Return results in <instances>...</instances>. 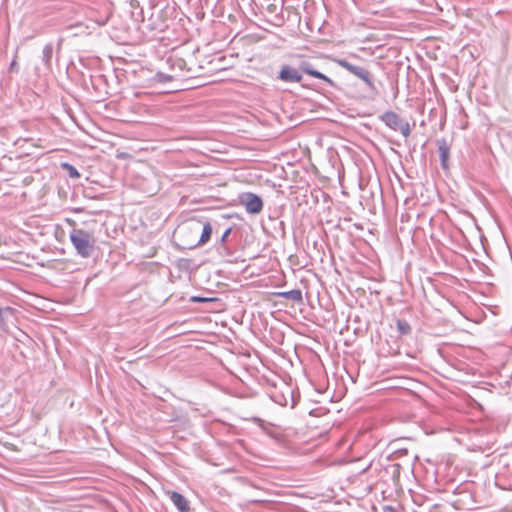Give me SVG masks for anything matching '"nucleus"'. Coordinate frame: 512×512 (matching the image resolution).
<instances>
[{"label": "nucleus", "mask_w": 512, "mask_h": 512, "mask_svg": "<svg viewBox=\"0 0 512 512\" xmlns=\"http://www.w3.org/2000/svg\"><path fill=\"white\" fill-rule=\"evenodd\" d=\"M212 226L209 222H205L202 227L201 235L199 233V223L184 225L180 227L178 236L183 242V248L193 249L206 244L212 234Z\"/></svg>", "instance_id": "nucleus-1"}, {"label": "nucleus", "mask_w": 512, "mask_h": 512, "mask_svg": "<svg viewBox=\"0 0 512 512\" xmlns=\"http://www.w3.org/2000/svg\"><path fill=\"white\" fill-rule=\"evenodd\" d=\"M69 238L78 255L82 258L92 256L97 242L92 231L82 228H73L69 234Z\"/></svg>", "instance_id": "nucleus-2"}, {"label": "nucleus", "mask_w": 512, "mask_h": 512, "mask_svg": "<svg viewBox=\"0 0 512 512\" xmlns=\"http://www.w3.org/2000/svg\"><path fill=\"white\" fill-rule=\"evenodd\" d=\"M335 62L340 67L344 68L349 73L362 80L371 91L376 90L373 75L366 68L354 65L346 59H335Z\"/></svg>", "instance_id": "nucleus-3"}, {"label": "nucleus", "mask_w": 512, "mask_h": 512, "mask_svg": "<svg viewBox=\"0 0 512 512\" xmlns=\"http://www.w3.org/2000/svg\"><path fill=\"white\" fill-rule=\"evenodd\" d=\"M380 120L390 129L400 131L404 137H408L411 134L410 124L393 111L383 113L380 116Z\"/></svg>", "instance_id": "nucleus-4"}, {"label": "nucleus", "mask_w": 512, "mask_h": 512, "mask_svg": "<svg viewBox=\"0 0 512 512\" xmlns=\"http://www.w3.org/2000/svg\"><path fill=\"white\" fill-rule=\"evenodd\" d=\"M238 200L240 205H242L249 214H259L263 209L261 197L252 192L239 194Z\"/></svg>", "instance_id": "nucleus-5"}, {"label": "nucleus", "mask_w": 512, "mask_h": 512, "mask_svg": "<svg viewBox=\"0 0 512 512\" xmlns=\"http://www.w3.org/2000/svg\"><path fill=\"white\" fill-rule=\"evenodd\" d=\"M299 70L302 71L303 73L307 74V75H310V76L315 77L317 79L323 80L325 83H327L331 87H336V84H335V82L332 79H330L329 77H327L323 73L317 71L314 68V65L311 62L307 61V60H303V61L300 62Z\"/></svg>", "instance_id": "nucleus-6"}, {"label": "nucleus", "mask_w": 512, "mask_h": 512, "mask_svg": "<svg viewBox=\"0 0 512 512\" xmlns=\"http://www.w3.org/2000/svg\"><path fill=\"white\" fill-rule=\"evenodd\" d=\"M278 79L287 83H298L302 80V75L296 68L290 65H283L279 71Z\"/></svg>", "instance_id": "nucleus-7"}, {"label": "nucleus", "mask_w": 512, "mask_h": 512, "mask_svg": "<svg viewBox=\"0 0 512 512\" xmlns=\"http://www.w3.org/2000/svg\"><path fill=\"white\" fill-rule=\"evenodd\" d=\"M167 494L179 512H190L189 503L182 494L176 491H168Z\"/></svg>", "instance_id": "nucleus-8"}, {"label": "nucleus", "mask_w": 512, "mask_h": 512, "mask_svg": "<svg viewBox=\"0 0 512 512\" xmlns=\"http://www.w3.org/2000/svg\"><path fill=\"white\" fill-rule=\"evenodd\" d=\"M440 161H441V167L443 169H448V160L450 156V145L448 144L447 140L445 138L438 139L436 141Z\"/></svg>", "instance_id": "nucleus-9"}, {"label": "nucleus", "mask_w": 512, "mask_h": 512, "mask_svg": "<svg viewBox=\"0 0 512 512\" xmlns=\"http://www.w3.org/2000/svg\"><path fill=\"white\" fill-rule=\"evenodd\" d=\"M15 318V309L12 307L0 308V329L7 330L8 322Z\"/></svg>", "instance_id": "nucleus-10"}, {"label": "nucleus", "mask_w": 512, "mask_h": 512, "mask_svg": "<svg viewBox=\"0 0 512 512\" xmlns=\"http://www.w3.org/2000/svg\"><path fill=\"white\" fill-rule=\"evenodd\" d=\"M52 56H53V45H52V43H47L43 48L41 58H42V62L44 64V66L49 70L52 68Z\"/></svg>", "instance_id": "nucleus-11"}, {"label": "nucleus", "mask_w": 512, "mask_h": 512, "mask_svg": "<svg viewBox=\"0 0 512 512\" xmlns=\"http://www.w3.org/2000/svg\"><path fill=\"white\" fill-rule=\"evenodd\" d=\"M278 295L282 298L292 300L296 303H302L303 302V296L300 289H293L290 291L280 292Z\"/></svg>", "instance_id": "nucleus-12"}, {"label": "nucleus", "mask_w": 512, "mask_h": 512, "mask_svg": "<svg viewBox=\"0 0 512 512\" xmlns=\"http://www.w3.org/2000/svg\"><path fill=\"white\" fill-rule=\"evenodd\" d=\"M397 331L400 335H408L411 333L410 324L404 319H398L396 321Z\"/></svg>", "instance_id": "nucleus-13"}, {"label": "nucleus", "mask_w": 512, "mask_h": 512, "mask_svg": "<svg viewBox=\"0 0 512 512\" xmlns=\"http://www.w3.org/2000/svg\"><path fill=\"white\" fill-rule=\"evenodd\" d=\"M61 167L67 172V174L69 175L70 178H73V179L80 178V173L78 172L76 167H74L73 165H71L69 163H62Z\"/></svg>", "instance_id": "nucleus-14"}, {"label": "nucleus", "mask_w": 512, "mask_h": 512, "mask_svg": "<svg viewBox=\"0 0 512 512\" xmlns=\"http://www.w3.org/2000/svg\"><path fill=\"white\" fill-rule=\"evenodd\" d=\"M496 32H497V37L499 38L502 46L504 48H506L507 45H508L509 39H510L509 32L506 29H504V28L497 29Z\"/></svg>", "instance_id": "nucleus-15"}, {"label": "nucleus", "mask_w": 512, "mask_h": 512, "mask_svg": "<svg viewBox=\"0 0 512 512\" xmlns=\"http://www.w3.org/2000/svg\"><path fill=\"white\" fill-rule=\"evenodd\" d=\"M231 231H232V228L229 227L227 228L223 235L221 236V239H220V246L218 247V250H219V253L222 254L221 250H227L226 247L224 246L225 242L227 241V238L228 236L231 234Z\"/></svg>", "instance_id": "nucleus-16"}, {"label": "nucleus", "mask_w": 512, "mask_h": 512, "mask_svg": "<svg viewBox=\"0 0 512 512\" xmlns=\"http://www.w3.org/2000/svg\"><path fill=\"white\" fill-rule=\"evenodd\" d=\"M155 78L159 81V82H169L173 79L172 76L170 75H167V74H164L162 72H158L156 73L155 75Z\"/></svg>", "instance_id": "nucleus-17"}, {"label": "nucleus", "mask_w": 512, "mask_h": 512, "mask_svg": "<svg viewBox=\"0 0 512 512\" xmlns=\"http://www.w3.org/2000/svg\"><path fill=\"white\" fill-rule=\"evenodd\" d=\"M9 70L11 72H15V73L19 72V66H18V63H17V54H15L14 59L10 63Z\"/></svg>", "instance_id": "nucleus-18"}, {"label": "nucleus", "mask_w": 512, "mask_h": 512, "mask_svg": "<svg viewBox=\"0 0 512 512\" xmlns=\"http://www.w3.org/2000/svg\"><path fill=\"white\" fill-rule=\"evenodd\" d=\"M213 299H210V298H203V297H198V296H193L191 297V301L192 302H206V301H212Z\"/></svg>", "instance_id": "nucleus-19"}, {"label": "nucleus", "mask_w": 512, "mask_h": 512, "mask_svg": "<svg viewBox=\"0 0 512 512\" xmlns=\"http://www.w3.org/2000/svg\"><path fill=\"white\" fill-rule=\"evenodd\" d=\"M277 25H282L284 23V17L282 13L276 14L275 16Z\"/></svg>", "instance_id": "nucleus-20"}, {"label": "nucleus", "mask_w": 512, "mask_h": 512, "mask_svg": "<svg viewBox=\"0 0 512 512\" xmlns=\"http://www.w3.org/2000/svg\"><path fill=\"white\" fill-rule=\"evenodd\" d=\"M267 11L269 13H276L277 12V6L275 4H269L267 6Z\"/></svg>", "instance_id": "nucleus-21"}]
</instances>
